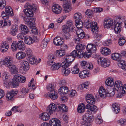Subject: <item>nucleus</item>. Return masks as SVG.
Instances as JSON below:
<instances>
[{
	"label": "nucleus",
	"mask_w": 126,
	"mask_h": 126,
	"mask_svg": "<svg viewBox=\"0 0 126 126\" xmlns=\"http://www.w3.org/2000/svg\"><path fill=\"white\" fill-rule=\"evenodd\" d=\"M64 8V11L65 13L69 12L72 9L71 7V4L69 2H67L65 3L64 2L63 5Z\"/></svg>",
	"instance_id": "obj_17"
},
{
	"label": "nucleus",
	"mask_w": 126,
	"mask_h": 126,
	"mask_svg": "<svg viewBox=\"0 0 126 126\" xmlns=\"http://www.w3.org/2000/svg\"><path fill=\"white\" fill-rule=\"evenodd\" d=\"M26 53L28 57L32 56V51L31 49L28 48L27 49L26 51Z\"/></svg>",
	"instance_id": "obj_63"
},
{
	"label": "nucleus",
	"mask_w": 126,
	"mask_h": 126,
	"mask_svg": "<svg viewBox=\"0 0 126 126\" xmlns=\"http://www.w3.org/2000/svg\"><path fill=\"white\" fill-rule=\"evenodd\" d=\"M82 17L81 14L79 13H75L74 15V18L75 19V22H78L79 21L81 20Z\"/></svg>",
	"instance_id": "obj_34"
},
{
	"label": "nucleus",
	"mask_w": 126,
	"mask_h": 126,
	"mask_svg": "<svg viewBox=\"0 0 126 126\" xmlns=\"http://www.w3.org/2000/svg\"><path fill=\"white\" fill-rule=\"evenodd\" d=\"M97 62L99 65L105 68L109 66L110 64V60L103 57L99 58Z\"/></svg>",
	"instance_id": "obj_4"
},
{
	"label": "nucleus",
	"mask_w": 126,
	"mask_h": 126,
	"mask_svg": "<svg viewBox=\"0 0 126 126\" xmlns=\"http://www.w3.org/2000/svg\"><path fill=\"white\" fill-rule=\"evenodd\" d=\"M8 67L13 74H16L18 71L17 68L14 65L11 64Z\"/></svg>",
	"instance_id": "obj_23"
},
{
	"label": "nucleus",
	"mask_w": 126,
	"mask_h": 126,
	"mask_svg": "<svg viewBox=\"0 0 126 126\" xmlns=\"http://www.w3.org/2000/svg\"><path fill=\"white\" fill-rule=\"evenodd\" d=\"M85 107L83 104H79L77 108L78 112L80 113H82L85 111Z\"/></svg>",
	"instance_id": "obj_43"
},
{
	"label": "nucleus",
	"mask_w": 126,
	"mask_h": 126,
	"mask_svg": "<svg viewBox=\"0 0 126 126\" xmlns=\"http://www.w3.org/2000/svg\"><path fill=\"white\" fill-rule=\"evenodd\" d=\"M93 65L91 63H87L86 64V65L85 67V68L86 70H90L93 69Z\"/></svg>",
	"instance_id": "obj_52"
},
{
	"label": "nucleus",
	"mask_w": 126,
	"mask_h": 126,
	"mask_svg": "<svg viewBox=\"0 0 126 126\" xmlns=\"http://www.w3.org/2000/svg\"><path fill=\"white\" fill-rule=\"evenodd\" d=\"M24 40L25 43L28 45H30L34 42L32 38L28 36H25Z\"/></svg>",
	"instance_id": "obj_21"
},
{
	"label": "nucleus",
	"mask_w": 126,
	"mask_h": 126,
	"mask_svg": "<svg viewBox=\"0 0 126 126\" xmlns=\"http://www.w3.org/2000/svg\"><path fill=\"white\" fill-rule=\"evenodd\" d=\"M57 108L56 106L54 104H51L47 107V112L51 114L55 112Z\"/></svg>",
	"instance_id": "obj_12"
},
{
	"label": "nucleus",
	"mask_w": 126,
	"mask_h": 126,
	"mask_svg": "<svg viewBox=\"0 0 126 126\" xmlns=\"http://www.w3.org/2000/svg\"><path fill=\"white\" fill-rule=\"evenodd\" d=\"M62 10L61 7L58 4H54L52 7V11L55 14H58L60 13Z\"/></svg>",
	"instance_id": "obj_14"
},
{
	"label": "nucleus",
	"mask_w": 126,
	"mask_h": 126,
	"mask_svg": "<svg viewBox=\"0 0 126 126\" xmlns=\"http://www.w3.org/2000/svg\"><path fill=\"white\" fill-rule=\"evenodd\" d=\"M64 40L62 38L60 37H57L53 40V44L56 46H59L62 45L64 43Z\"/></svg>",
	"instance_id": "obj_11"
},
{
	"label": "nucleus",
	"mask_w": 126,
	"mask_h": 126,
	"mask_svg": "<svg viewBox=\"0 0 126 126\" xmlns=\"http://www.w3.org/2000/svg\"><path fill=\"white\" fill-rule=\"evenodd\" d=\"M73 24V22L71 20H68L67 23V26L70 27L71 29H72Z\"/></svg>",
	"instance_id": "obj_59"
},
{
	"label": "nucleus",
	"mask_w": 126,
	"mask_h": 126,
	"mask_svg": "<svg viewBox=\"0 0 126 126\" xmlns=\"http://www.w3.org/2000/svg\"><path fill=\"white\" fill-rule=\"evenodd\" d=\"M6 3L5 0H0V8L2 9L4 8Z\"/></svg>",
	"instance_id": "obj_56"
},
{
	"label": "nucleus",
	"mask_w": 126,
	"mask_h": 126,
	"mask_svg": "<svg viewBox=\"0 0 126 126\" xmlns=\"http://www.w3.org/2000/svg\"><path fill=\"white\" fill-rule=\"evenodd\" d=\"M26 56V54L23 51H19L16 54V57L17 59L19 60L24 58Z\"/></svg>",
	"instance_id": "obj_30"
},
{
	"label": "nucleus",
	"mask_w": 126,
	"mask_h": 126,
	"mask_svg": "<svg viewBox=\"0 0 126 126\" xmlns=\"http://www.w3.org/2000/svg\"><path fill=\"white\" fill-rule=\"evenodd\" d=\"M119 65L124 70H126V63L123 60H121Z\"/></svg>",
	"instance_id": "obj_45"
},
{
	"label": "nucleus",
	"mask_w": 126,
	"mask_h": 126,
	"mask_svg": "<svg viewBox=\"0 0 126 126\" xmlns=\"http://www.w3.org/2000/svg\"><path fill=\"white\" fill-rule=\"evenodd\" d=\"M123 84L122 82L120 80H117L115 81L114 85V88L116 90L121 89V88L123 86Z\"/></svg>",
	"instance_id": "obj_24"
},
{
	"label": "nucleus",
	"mask_w": 126,
	"mask_h": 126,
	"mask_svg": "<svg viewBox=\"0 0 126 126\" xmlns=\"http://www.w3.org/2000/svg\"><path fill=\"white\" fill-rule=\"evenodd\" d=\"M89 83L88 82H84L80 85H79L77 88L78 90H80L84 88L87 89L88 87Z\"/></svg>",
	"instance_id": "obj_41"
},
{
	"label": "nucleus",
	"mask_w": 126,
	"mask_h": 126,
	"mask_svg": "<svg viewBox=\"0 0 126 126\" xmlns=\"http://www.w3.org/2000/svg\"><path fill=\"white\" fill-rule=\"evenodd\" d=\"M34 9L32 7L31 5H29L27 6V8L24 10V12L26 15L28 16H32L33 15L32 10Z\"/></svg>",
	"instance_id": "obj_10"
},
{
	"label": "nucleus",
	"mask_w": 126,
	"mask_h": 126,
	"mask_svg": "<svg viewBox=\"0 0 126 126\" xmlns=\"http://www.w3.org/2000/svg\"><path fill=\"white\" fill-rule=\"evenodd\" d=\"M65 51L64 50H59L57 51L56 55L59 57H61L65 55Z\"/></svg>",
	"instance_id": "obj_49"
},
{
	"label": "nucleus",
	"mask_w": 126,
	"mask_h": 126,
	"mask_svg": "<svg viewBox=\"0 0 126 126\" xmlns=\"http://www.w3.org/2000/svg\"><path fill=\"white\" fill-rule=\"evenodd\" d=\"M85 25L87 28H91V31L93 34H97L98 31V27L96 22H92L88 20L85 22Z\"/></svg>",
	"instance_id": "obj_3"
},
{
	"label": "nucleus",
	"mask_w": 126,
	"mask_h": 126,
	"mask_svg": "<svg viewBox=\"0 0 126 126\" xmlns=\"http://www.w3.org/2000/svg\"><path fill=\"white\" fill-rule=\"evenodd\" d=\"M78 66V64H76L73 67L71 68V70L72 74H75L78 73L79 71Z\"/></svg>",
	"instance_id": "obj_38"
},
{
	"label": "nucleus",
	"mask_w": 126,
	"mask_h": 126,
	"mask_svg": "<svg viewBox=\"0 0 126 126\" xmlns=\"http://www.w3.org/2000/svg\"><path fill=\"white\" fill-rule=\"evenodd\" d=\"M56 86V84L54 83H51L49 84L47 86L46 88L48 91L50 92L52 91H55L54 88Z\"/></svg>",
	"instance_id": "obj_42"
},
{
	"label": "nucleus",
	"mask_w": 126,
	"mask_h": 126,
	"mask_svg": "<svg viewBox=\"0 0 126 126\" xmlns=\"http://www.w3.org/2000/svg\"><path fill=\"white\" fill-rule=\"evenodd\" d=\"M68 89L67 87L62 86L59 89L58 93L61 95L65 94L68 93Z\"/></svg>",
	"instance_id": "obj_20"
},
{
	"label": "nucleus",
	"mask_w": 126,
	"mask_h": 126,
	"mask_svg": "<svg viewBox=\"0 0 126 126\" xmlns=\"http://www.w3.org/2000/svg\"><path fill=\"white\" fill-rule=\"evenodd\" d=\"M17 42L16 41H14L12 43L11 47L12 50L13 51H16L17 48Z\"/></svg>",
	"instance_id": "obj_48"
},
{
	"label": "nucleus",
	"mask_w": 126,
	"mask_h": 126,
	"mask_svg": "<svg viewBox=\"0 0 126 126\" xmlns=\"http://www.w3.org/2000/svg\"><path fill=\"white\" fill-rule=\"evenodd\" d=\"M49 117V115L47 112H43L40 115V118H48Z\"/></svg>",
	"instance_id": "obj_53"
},
{
	"label": "nucleus",
	"mask_w": 126,
	"mask_h": 126,
	"mask_svg": "<svg viewBox=\"0 0 126 126\" xmlns=\"http://www.w3.org/2000/svg\"><path fill=\"white\" fill-rule=\"evenodd\" d=\"M87 51L91 52L92 53L94 52L96 50V48L95 45L92 44H88L86 48Z\"/></svg>",
	"instance_id": "obj_18"
},
{
	"label": "nucleus",
	"mask_w": 126,
	"mask_h": 126,
	"mask_svg": "<svg viewBox=\"0 0 126 126\" xmlns=\"http://www.w3.org/2000/svg\"><path fill=\"white\" fill-rule=\"evenodd\" d=\"M121 55L119 53H115L111 54V57L112 59L114 60H117L121 57Z\"/></svg>",
	"instance_id": "obj_44"
},
{
	"label": "nucleus",
	"mask_w": 126,
	"mask_h": 126,
	"mask_svg": "<svg viewBox=\"0 0 126 126\" xmlns=\"http://www.w3.org/2000/svg\"><path fill=\"white\" fill-rule=\"evenodd\" d=\"M25 18L24 19V21H28V26L31 28H33V27H35L34 25L35 23L34 20V19H30V20L28 21V20H29L28 18H26L25 17Z\"/></svg>",
	"instance_id": "obj_28"
},
{
	"label": "nucleus",
	"mask_w": 126,
	"mask_h": 126,
	"mask_svg": "<svg viewBox=\"0 0 126 126\" xmlns=\"http://www.w3.org/2000/svg\"><path fill=\"white\" fill-rule=\"evenodd\" d=\"M19 30L23 32L25 34H27L29 32L28 29L27 27L23 25H21L20 26Z\"/></svg>",
	"instance_id": "obj_39"
},
{
	"label": "nucleus",
	"mask_w": 126,
	"mask_h": 126,
	"mask_svg": "<svg viewBox=\"0 0 126 126\" xmlns=\"http://www.w3.org/2000/svg\"><path fill=\"white\" fill-rule=\"evenodd\" d=\"M76 25L78 29H81L82 27L83 23L81 20L79 21L78 22H75Z\"/></svg>",
	"instance_id": "obj_55"
},
{
	"label": "nucleus",
	"mask_w": 126,
	"mask_h": 126,
	"mask_svg": "<svg viewBox=\"0 0 126 126\" xmlns=\"http://www.w3.org/2000/svg\"><path fill=\"white\" fill-rule=\"evenodd\" d=\"M18 27L16 25H13L11 28V33L13 36H15L17 32Z\"/></svg>",
	"instance_id": "obj_32"
},
{
	"label": "nucleus",
	"mask_w": 126,
	"mask_h": 126,
	"mask_svg": "<svg viewBox=\"0 0 126 126\" xmlns=\"http://www.w3.org/2000/svg\"><path fill=\"white\" fill-rule=\"evenodd\" d=\"M112 108L114 112L116 114L118 113L120 110V107L116 103H114L112 104Z\"/></svg>",
	"instance_id": "obj_31"
},
{
	"label": "nucleus",
	"mask_w": 126,
	"mask_h": 126,
	"mask_svg": "<svg viewBox=\"0 0 126 126\" xmlns=\"http://www.w3.org/2000/svg\"><path fill=\"white\" fill-rule=\"evenodd\" d=\"M104 26L106 28H109L112 26H113V21L111 18H107L104 20Z\"/></svg>",
	"instance_id": "obj_9"
},
{
	"label": "nucleus",
	"mask_w": 126,
	"mask_h": 126,
	"mask_svg": "<svg viewBox=\"0 0 126 126\" xmlns=\"http://www.w3.org/2000/svg\"><path fill=\"white\" fill-rule=\"evenodd\" d=\"M121 88L122 93L124 94H126V84L123 86Z\"/></svg>",
	"instance_id": "obj_64"
},
{
	"label": "nucleus",
	"mask_w": 126,
	"mask_h": 126,
	"mask_svg": "<svg viewBox=\"0 0 126 126\" xmlns=\"http://www.w3.org/2000/svg\"><path fill=\"white\" fill-rule=\"evenodd\" d=\"M79 77L81 79L86 78V77H88L89 74L85 70H83L80 71L79 74Z\"/></svg>",
	"instance_id": "obj_33"
},
{
	"label": "nucleus",
	"mask_w": 126,
	"mask_h": 126,
	"mask_svg": "<svg viewBox=\"0 0 126 126\" xmlns=\"http://www.w3.org/2000/svg\"><path fill=\"white\" fill-rule=\"evenodd\" d=\"M78 57L79 58H82L84 57L85 58L87 59L91 57V52L87 51L84 53H81L79 51L78 52Z\"/></svg>",
	"instance_id": "obj_16"
},
{
	"label": "nucleus",
	"mask_w": 126,
	"mask_h": 126,
	"mask_svg": "<svg viewBox=\"0 0 126 126\" xmlns=\"http://www.w3.org/2000/svg\"><path fill=\"white\" fill-rule=\"evenodd\" d=\"M126 42L125 39L123 37H121L119 38L118 41L119 45L121 46L123 45Z\"/></svg>",
	"instance_id": "obj_54"
},
{
	"label": "nucleus",
	"mask_w": 126,
	"mask_h": 126,
	"mask_svg": "<svg viewBox=\"0 0 126 126\" xmlns=\"http://www.w3.org/2000/svg\"><path fill=\"white\" fill-rule=\"evenodd\" d=\"M105 83L107 85L112 87L114 84V80L112 78H109L106 80Z\"/></svg>",
	"instance_id": "obj_35"
},
{
	"label": "nucleus",
	"mask_w": 126,
	"mask_h": 126,
	"mask_svg": "<svg viewBox=\"0 0 126 126\" xmlns=\"http://www.w3.org/2000/svg\"><path fill=\"white\" fill-rule=\"evenodd\" d=\"M9 15L7 14L4 12L2 11L1 14L2 17L4 19V20H6L8 19L9 18Z\"/></svg>",
	"instance_id": "obj_50"
},
{
	"label": "nucleus",
	"mask_w": 126,
	"mask_h": 126,
	"mask_svg": "<svg viewBox=\"0 0 126 126\" xmlns=\"http://www.w3.org/2000/svg\"><path fill=\"white\" fill-rule=\"evenodd\" d=\"M29 63L32 64H33L35 63L36 59L35 58L32 56L29 57Z\"/></svg>",
	"instance_id": "obj_51"
},
{
	"label": "nucleus",
	"mask_w": 126,
	"mask_h": 126,
	"mask_svg": "<svg viewBox=\"0 0 126 126\" xmlns=\"http://www.w3.org/2000/svg\"><path fill=\"white\" fill-rule=\"evenodd\" d=\"M117 122L120 126H125L126 125V120L125 119H120Z\"/></svg>",
	"instance_id": "obj_46"
},
{
	"label": "nucleus",
	"mask_w": 126,
	"mask_h": 126,
	"mask_svg": "<svg viewBox=\"0 0 126 126\" xmlns=\"http://www.w3.org/2000/svg\"><path fill=\"white\" fill-rule=\"evenodd\" d=\"M47 42L45 39L43 40L42 41L41 47L43 48H45L47 46Z\"/></svg>",
	"instance_id": "obj_58"
},
{
	"label": "nucleus",
	"mask_w": 126,
	"mask_h": 126,
	"mask_svg": "<svg viewBox=\"0 0 126 126\" xmlns=\"http://www.w3.org/2000/svg\"><path fill=\"white\" fill-rule=\"evenodd\" d=\"M98 92L99 95L102 98H104L106 97L107 93L103 87H101L100 88Z\"/></svg>",
	"instance_id": "obj_19"
},
{
	"label": "nucleus",
	"mask_w": 126,
	"mask_h": 126,
	"mask_svg": "<svg viewBox=\"0 0 126 126\" xmlns=\"http://www.w3.org/2000/svg\"><path fill=\"white\" fill-rule=\"evenodd\" d=\"M11 25V23L9 20H8L7 21L5 20L0 21V28H3L6 26H10Z\"/></svg>",
	"instance_id": "obj_36"
},
{
	"label": "nucleus",
	"mask_w": 126,
	"mask_h": 126,
	"mask_svg": "<svg viewBox=\"0 0 126 126\" xmlns=\"http://www.w3.org/2000/svg\"><path fill=\"white\" fill-rule=\"evenodd\" d=\"M17 37L19 40H23L24 38V35L22 33H19L17 36Z\"/></svg>",
	"instance_id": "obj_60"
},
{
	"label": "nucleus",
	"mask_w": 126,
	"mask_h": 126,
	"mask_svg": "<svg viewBox=\"0 0 126 126\" xmlns=\"http://www.w3.org/2000/svg\"><path fill=\"white\" fill-rule=\"evenodd\" d=\"M5 13L11 16L14 15V14L13 10L12 8L9 6H7L6 7L5 10Z\"/></svg>",
	"instance_id": "obj_37"
},
{
	"label": "nucleus",
	"mask_w": 126,
	"mask_h": 126,
	"mask_svg": "<svg viewBox=\"0 0 126 126\" xmlns=\"http://www.w3.org/2000/svg\"><path fill=\"white\" fill-rule=\"evenodd\" d=\"M31 29V32L32 33H33L35 34H37L38 33V30L36 29V27H33V28H32Z\"/></svg>",
	"instance_id": "obj_61"
},
{
	"label": "nucleus",
	"mask_w": 126,
	"mask_h": 126,
	"mask_svg": "<svg viewBox=\"0 0 126 126\" xmlns=\"http://www.w3.org/2000/svg\"><path fill=\"white\" fill-rule=\"evenodd\" d=\"M100 51L102 54L105 56L108 55L111 53L110 50L107 47L103 48L100 49Z\"/></svg>",
	"instance_id": "obj_27"
},
{
	"label": "nucleus",
	"mask_w": 126,
	"mask_h": 126,
	"mask_svg": "<svg viewBox=\"0 0 126 126\" xmlns=\"http://www.w3.org/2000/svg\"><path fill=\"white\" fill-rule=\"evenodd\" d=\"M17 47L20 50H23L25 48V46L23 42L21 41H19L18 42H17Z\"/></svg>",
	"instance_id": "obj_25"
},
{
	"label": "nucleus",
	"mask_w": 126,
	"mask_h": 126,
	"mask_svg": "<svg viewBox=\"0 0 126 126\" xmlns=\"http://www.w3.org/2000/svg\"><path fill=\"white\" fill-rule=\"evenodd\" d=\"M17 91L13 90L8 92L6 95V99L8 101L13 100L15 96L17 94Z\"/></svg>",
	"instance_id": "obj_7"
},
{
	"label": "nucleus",
	"mask_w": 126,
	"mask_h": 126,
	"mask_svg": "<svg viewBox=\"0 0 126 126\" xmlns=\"http://www.w3.org/2000/svg\"><path fill=\"white\" fill-rule=\"evenodd\" d=\"M43 120L45 121H49L51 126H61V123L58 119H43Z\"/></svg>",
	"instance_id": "obj_6"
},
{
	"label": "nucleus",
	"mask_w": 126,
	"mask_h": 126,
	"mask_svg": "<svg viewBox=\"0 0 126 126\" xmlns=\"http://www.w3.org/2000/svg\"><path fill=\"white\" fill-rule=\"evenodd\" d=\"M21 75H15L13 79L12 84L15 86H16L18 85V83L20 82Z\"/></svg>",
	"instance_id": "obj_15"
},
{
	"label": "nucleus",
	"mask_w": 126,
	"mask_h": 126,
	"mask_svg": "<svg viewBox=\"0 0 126 126\" xmlns=\"http://www.w3.org/2000/svg\"><path fill=\"white\" fill-rule=\"evenodd\" d=\"M48 61L47 65L51 70H57L60 68L61 63H55L54 60L55 59L53 56L49 55L48 56Z\"/></svg>",
	"instance_id": "obj_1"
},
{
	"label": "nucleus",
	"mask_w": 126,
	"mask_h": 126,
	"mask_svg": "<svg viewBox=\"0 0 126 126\" xmlns=\"http://www.w3.org/2000/svg\"><path fill=\"white\" fill-rule=\"evenodd\" d=\"M78 53L75 50L73 51L71 54V55H67L64 58V60L65 61L66 63H64V64H70V65L72 63L75 59V58L77 57H78Z\"/></svg>",
	"instance_id": "obj_2"
},
{
	"label": "nucleus",
	"mask_w": 126,
	"mask_h": 126,
	"mask_svg": "<svg viewBox=\"0 0 126 126\" xmlns=\"http://www.w3.org/2000/svg\"><path fill=\"white\" fill-rule=\"evenodd\" d=\"M8 48V44L6 42H3L1 44L0 50L2 52H4L7 51Z\"/></svg>",
	"instance_id": "obj_29"
},
{
	"label": "nucleus",
	"mask_w": 126,
	"mask_h": 126,
	"mask_svg": "<svg viewBox=\"0 0 126 126\" xmlns=\"http://www.w3.org/2000/svg\"><path fill=\"white\" fill-rule=\"evenodd\" d=\"M70 27H68L66 25H64L62 27V31L64 33L70 32Z\"/></svg>",
	"instance_id": "obj_47"
},
{
	"label": "nucleus",
	"mask_w": 126,
	"mask_h": 126,
	"mask_svg": "<svg viewBox=\"0 0 126 126\" xmlns=\"http://www.w3.org/2000/svg\"><path fill=\"white\" fill-rule=\"evenodd\" d=\"M57 94V93L55 91H51L48 94H47V96L50 97L52 99L55 100L58 97Z\"/></svg>",
	"instance_id": "obj_26"
},
{
	"label": "nucleus",
	"mask_w": 126,
	"mask_h": 126,
	"mask_svg": "<svg viewBox=\"0 0 126 126\" xmlns=\"http://www.w3.org/2000/svg\"><path fill=\"white\" fill-rule=\"evenodd\" d=\"M66 16L65 15L60 17L57 20L58 22V23H61L63 20L66 18Z\"/></svg>",
	"instance_id": "obj_62"
},
{
	"label": "nucleus",
	"mask_w": 126,
	"mask_h": 126,
	"mask_svg": "<svg viewBox=\"0 0 126 126\" xmlns=\"http://www.w3.org/2000/svg\"><path fill=\"white\" fill-rule=\"evenodd\" d=\"M22 67L24 71H27L29 68V65L28 63L26 61H22Z\"/></svg>",
	"instance_id": "obj_40"
},
{
	"label": "nucleus",
	"mask_w": 126,
	"mask_h": 126,
	"mask_svg": "<svg viewBox=\"0 0 126 126\" xmlns=\"http://www.w3.org/2000/svg\"><path fill=\"white\" fill-rule=\"evenodd\" d=\"M8 75L7 72H5L3 73L2 78L4 81H8Z\"/></svg>",
	"instance_id": "obj_57"
},
{
	"label": "nucleus",
	"mask_w": 126,
	"mask_h": 126,
	"mask_svg": "<svg viewBox=\"0 0 126 126\" xmlns=\"http://www.w3.org/2000/svg\"><path fill=\"white\" fill-rule=\"evenodd\" d=\"M119 20L117 19L114 20L113 26L114 29L115 33H119L121 32L122 28V22L118 21Z\"/></svg>",
	"instance_id": "obj_5"
},
{
	"label": "nucleus",
	"mask_w": 126,
	"mask_h": 126,
	"mask_svg": "<svg viewBox=\"0 0 126 126\" xmlns=\"http://www.w3.org/2000/svg\"><path fill=\"white\" fill-rule=\"evenodd\" d=\"M63 64L64 63L62 62V72L65 76H67L68 75L70 72V68H68V67L70 66V64H68L67 63Z\"/></svg>",
	"instance_id": "obj_8"
},
{
	"label": "nucleus",
	"mask_w": 126,
	"mask_h": 126,
	"mask_svg": "<svg viewBox=\"0 0 126 126\" xmlns=\"http://www.w3.org/2000/svg\"><path fill=\"white\" fill-rule=\"evenodd\" d=\"M13 58L10 56L6 57L3 60V64L8 67L11 64V62L13 61Z\"/></svg>",
	"instance_id": "obj_13"
},
{
	"label": "nucleus",
	"mask_w": 126,
	"mask_h": 126,
	"mask_svg": "<svg viewBox=\"0 0 126 126\" xmlns=\"http://www.w3.org/2000/svg\"><path fill=\"white\" fill-rule=\"evenodd\" d=\"M85 48V46L84 44H79L76 45V48L77 51V53H78V51H79L81 53H83L82 51Z\"/></svg>",
	"instance_id": "obj_22"
}]
</instances>
